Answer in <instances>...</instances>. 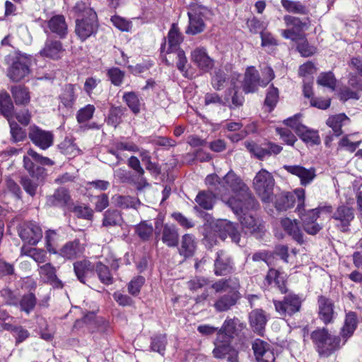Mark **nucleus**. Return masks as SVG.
<instances>
[{
  "label": "nucleus",
  "mask_w": 362,
  "mask_h": 362,
  "mask_svg": "<svg viewBox=\"0 0 362 362\" xmlns=\"http://www.w3.org/2000/svg\"><path fill=\"white\" fill-rule=\"evenodd\" d=\"M221 187L226 190L233 191L240 197H232L226 202L235 214L242 212L244 209L256 208V200L250 192L249 188L233 171L230 170L223 177Z\"/></svg>",
  "instance_id": "f257e3e1"
},
{
  "label": "nucleus",
  "mask_w": 362,
  "mask_h": 362,
  "mask_svg": "<svg viewBox=\"0 0 362 362\" xmlns=\"http://www.w3.org/2000/svg\"><path fill=\"white\" fill-rule=\"evenodd\" d=\"M240 287L239 280L235 277L222 279L211 285L216 293L227 292L214 302V307L217 312L228 311L237 303L241 297Z\"/></svg>",
  "instance_id": "f03ea898"
},
{
  "label": "nucleus",
  "mask_w": 362,
  "mask_h": 362,
  "mask_svg": "<svg viewBox=\"0 0 362 362\" xmlns=\"http://www.w3.org/2000/svg\"><path fill=\"white\" fill-rule=\"evenodd\" d=\"M310 338L318 354L324 357L331 356L343 345L339 336L332 334L324 327L314 330Z\"/></svg>",
  "instance_id": "7ed1b4c3"
},
{
  "label": "nucleus",
  "mask_w": 362,
  "mask_h": 362,
  "mask_svg": "<svg viewBox=\"0 0 362 362\" xmlns=\"http://www.w3.org/2000/svg\"><path fill=\"white\" fill-rule=\"evenodd\" d=\"M253 185L263 202L269 203L272 201L274 179L270 173L264 169L259 170L254 177Z\"/></svg>",
  "instance_id": "20e7f679"
},
{
  "label": "nucleus",
  "mask_w": 362,
  "mask_h": 362,
  "mask_svg": "<svg viewBox=\"0 0 362 362\" xmlns=\"http://www.w3.org/2000/svg\"><path fill=\"white\" fill-rule=\"evenodd\" d=\"M31 64L30 57L18 54L12 59L7 68L6 76L13 82H20L30 74Z\"/></svg>",
  "instance_id": "39448f33"
},
{
  "label": "nucleus",
  "mask_w": 362,
  "mask_h": 362,
  "mask_svg": "<svg viewBox=\"0 0 362 362\" xmlns=\"http://www.w3.org/2000/svg\"><path fill=\"white\" fill-rule=\"evenodd\" d=\"M305 192L303 188L296 189L292 192L282 193L276 197L275 207L279 211H286L294 206L296 203V211L305 206Z\"/></svg>",
  "instance_id": "423d86ee"
},
{
  "label": "nucleus",
  "mask_w": 362,
  "mask_h": 362,
  "mask_svg": "<svg viewBox=\"0 0 362 362\" xmlns=\"http://www.w3.org/2000/svg\"><path fill=\"white\" fill-rule=\"evenodd\" d=\"M42 165H52L54 162L47 157H44L33 149H29L26 155L23 156V165L25 170L33 177L39 178L43 173L45 169Z\"/></svg>",
  "instance_id": "0eeeda50"
},
{
  "label": "nucleus",
  "mask_w": 362,
  "mask_h": 362,
  "mask_svg": "<svg viewBox=\"0 0 362 362\" xmlns=\"http://www.w3.org/2000/svg\"><path fill=\"white\" fill-rule=\"evenodd\" d=\"M285 124L293 129L300 139L310 146L318 145L321 142L317 130L310 129L302 124L297 116L284 120Z\"/></svg>",
  "instance_id": "6e6552de"
},
{
  "label": "nucleus",
  "mask_w": 362,
  "mask_h": 362,
  "mask_svg": "<svg viewBox=\"0 0 362 362\" xmlns=\"http://www.w3.org/2000/svg\"><path fill=\"white\" fill-rule=\"evenodd\" d=\"M226 338V335L218 334L213 350L214 356L218 359H226L227 362H238V351L231 346V341Z\"/></svg>",
  "instance_id": "1a4fd4ad"
},
{
  "label": "nucleus",
  "mask_w": 362,
  "mask_h": 362,
  "mask_svg": "<svg viewBox=\"0 0 362 362\" xmlns=\"http://www.w3.org/2000/svg\"><path fill=\"white\" fill-rule=\"evenodd\" d=\"M88 12H89L88 18H76V21L75 31L82 41L94 34L98 28L96 13L90 10Z\"/></svg>",
  "instance_id": "9d476101"
},
{
  "label": "nucleus",
  "mask_w": 362,
  "mask_h": 362,
  "mask_svg": "<svg viewBox=\"0 0 362 362\" xmlns=\"http://www.w3.org/2000/svg\"><path fill=\"white\" fill-rule=\"evenodd\" d=\"M301 303V299L296 294H288L283 300H274L276 311L282 316H291L298 312Z\"/></svg>",
  "instance_id": "9b49d317"
},
{
  "label": "nucleus",
  "mask_w": 362,
  "mask_h": 362,
  "mask_svg": "<svg viewBox=\"0 0 362 362\" xmlns=\"http://www.w3.org/2000/svg\"><path fill=\"white\" fill-rule=\"evenodd\" d=\"M302 221L304 230L309 235H316L321 229L322 226L317 223L319 217L320 209L316 208L305 211L304 207L298 212Z\"/></svg>",
  "instance_id": "f8f14e48"
},
{
  "label": "nucleus",
  "mask_w": 362,
  "mask_h": 362,
  "mask_svg": "<svg viewBox=\"0 0 362 362\" xmlns=\"http://www.w3.org/2000/svg\"><path fill=\"white\" fill-rule=\"evenodd\" d=\"M28 137L35 146L42 150H46L53 145V134L36 126L30 127Z\"/></svg>",
  "instance_id": "ddd939ff"
},
{
  "label": "nucleus",
  "mask_w": 362,
  "mask_h": 362,
  "mask_svg": "<svg viewBox=\"0 0 362 362\" xmlns=\"http://www.w3.org/2000/svg\"><path fill=\"white\" fill-rule=\"evenodd\" d=\"M21 238L25 243L36 245L42 237L41 228L35 222H25L22 223L18 229Z\"/></svg>",
  "instance_id": "4468645a"
},
{
  "label": "nucleus",
  "mask_w": 362,
  "mask_h": 362,
  "mask_svg": "<svg viewBox=\"0 0 362 362\" xmlns=\"http://www.w3.org/2000/svg\"><path fill=\"white\" fill-rule=\"evenodd\" d=\"M214 235L218 236L221 240H224L229 235L235 243H240V234L235 225L226 220L218 221L214 226Z\"/></svg>",
  "instance_id": "2eb2a0df"
},
{
  "label": "nucleus",
  "mask_w": 362,
  "mask_h": 362,
  "mask_svg": "<svg viewBox=\"0 0 362 362\" xmlns=\"http://www.w3.org/2000/svg\"><path fill=\"white\" fill-rule=\"evenodd\" d=\"M283 168L288 173L298 177L300 179V185L303 186L310 184L316 177L314 168H305L299 165H285Z\"/></svg>",
  "instance_id": "dca6fc26"
},
{
  "label": "nucleus",
  "mask_w": 362,
  "mask_h": 362,
  "mask_svg": "<svg viewBox=\"0 0 362 362\" xmlns=\"http://www.w3.org/2000/svg\"><path fill=\"white\" fill-rule=\"evenodd\" d=\"M191 61L203 72H209L214 67V60L204 47H196L191 52Z\"/></svg>",
  "instance_id": "f3484780"
},
{
  "label": "nucleus",
  "mask_w": 362,
  "mask_h": 362,
  "mask_svg": "<svg viewBox=\"0 0 362 362\" xmlns=\"http://www.w3.org/2000/svg\"><path fill=\"white\" fill-rule=\"evenodd\" d=\"M252 349L258 362H274V352L267 341L256 339L252 343Z\"/></svg>",
  "instance_id": "a211bd4d"
},
{
  "label": "nucleus",
  "mask_w": 362,
  "mask_h": 362,
  "mask_svg": "<svg viewBox=\"0 0 362 362\" xmlns=\"http://www.w3.org/2000/svg\"><path fill=\"white\" fill-rule=\"evenodd\" d=\"M318 316L326 325L332 323L334 317L333 302L323 296H318Z\"/></svg>",
  "instance_id": "6ab92c4d"
},
{
  "label": "nucleus",
  "mask_w": 362,
  "mask_h": 362,
  "mask_svg": "<svg viewBox=\"0 0 362 362\" xmlns=\"http://www.w3.org/2000/svg\"><path fill=\"white\" fill-rule=\"evenodd\" d=\"M245 325L236 317L226 319L218 334H222L227 337V339L231 341L235 337H239Z\"/></svg>",
  "instance_id": "aec40b11"
},
{
  "label": "nucleus",
  "mask_w": 362,
  "mask_h": 362,
  "mask_svg": "<svg viewBox=\"0 0 362 362\" xmlns=\"http://www.w3.org/2000/svg\"><path fill=\"white\" fill-rule=\"evenodd\" d=\"M74 272L77 279L83 284H88L89 279L94 276L95 265L88 260L77 261L74 264Z\"/></svg>",
  "instance_id": "412c9836"
},
{
  "label": "nucleus",
  "mask_w": 362,
  "mask_h": 362,
  "mask_svg": "<svg viewBox=\"0 0 362 362\" xmlns=\"http://www.w3.org/2000/svg\"><path fill=\"white\" fill-rule=\"evenodd\" d=\"M261 86V79L255 67H248L245 74L243 89L245 93H254Z\"/></svg>",
  "instance_id": "4be33fe9"
},
{
  "label": "nucleus",
  "mask_w": 362,
  "mask_h": 362,
  "mask_svg": "<svg viewBox=\"0 0 362 362\" xmlns=\"http://www.w3.org/2000/svg\"><path fill=\"white\" fill-rule=\"evenodd\" d=\"M233 271V263L228 255L223 250L217 252L214 262V273L217 276L226 275Z\"/></svg>",
  "instance_id": "5701e85b"
},
{
  "label": "nucleus",
  "mask_w": 362,
  "mask_h": 362,
  "mask_svg": "<svg viewBox=\"0 0 362 362\" xmlns=\"http://www.w3.org/2000/svg\"><path fill=\"white\" fill-rule=\"evenodd\" d=\"M333 218L339 222L337 226L341 230L345 232L354 218L353 209L349 206H340L334 213Z\"/></svg>",
  "instance_id": "b1692460"
},
{
  "label": "nucleus",
  "mask_w": 362,
  "mask_h": 362,
  "mask_svg": "<svg viewBox=\"0 0 362 362\" xmlns=\"http://www.w3.org/2000/svg\"><path fill=\"white\" fill-rule=\"evenodd\" d=\"M39 274L44 282L49 283L53 286L62 288V281L56 275V269L50 263H46L39 267Z\"/></svg>",
  "instance_id": "393cba45"
},
{
  "label": "nucleus",
  "mask_w": 362,
  "mask_h": 362,
  "mask_svg": "<svg viewBox=\"0 0 362 362\" xmlns=\"http://www.w3.org/2000/svg\"><path fill=\"white\" fill-rule=\"evenodd\" d=\"M250 324L253 331L259 335H262L267 318L262 310H254L250 313Z\"/></svg>",
  "instance_id": "a878e982"
},
{
  "label": "nucleus",
  "mask_w": 362,
  "mask_h": 362,
  "mask_svg": "<svg viewBox=\"0 0 362 362\" xmlns=\"http://www.w3.org/2000/svg\"><path fill=\"white\" fill-rule=\"evenodd\" d=\"M47 27L50 32L63 38L67 33V24L65 18L62 15H55L47 22Z\"/></svg>",
  "instance_id": "bb28decb"
},
{
  "label": "nucleus",
  "mask_w": 362,
  "mask_h": 362,
  "mask_svg": "<svg viewBox=\"0 0 362 362\" xmlns=\"http://www.w3.org/2000/svg\"><path fill=\"white\" fill-rule=\"evenodd\" d=\"M183 37L176 24L173 23L168 35V48L166 52L171 54L174 51L180 50V45L182 42Z\"/></svg>",
  "instance_id": "cd10ccee"
},
{
  "label": "nucleus",
  "mask_w": 362,
  "mask_h": 362,
  "mask_svg": "<svg viewBox=\"0 0 362 362\" xmlns=\"http://www.w3.org/2000/svg\"><path fill=\"white\" fill-rule=\"evenodd\" d=\"M83 248L79 240H74L66 243L59 250V254L64 258L72 259L77 258L83 253Z\"/></svg>",
  "instance_id": "c85d7f7f"
},
{
  "label": "nucleus",
  "mask_w": 362,
  "mask_h": 362,
  "mask_svg": "<svg viewBox=\"0 0 362 362\" xmlns=\"http://www.w3.org/2000/svg\"><path fill=\"white\" fill-rule=\"evenodd\" d=\"M60 104L59 108L71 109L75 103L76 95V86L72 84H67L64 86L62 93L59 96Z\"/></svg>",
  "instance_id": "c756f323"
},
{
  "label": "nucleus",
  "mask_w": 362,
  "mask_h": 362,
  "mask_svg": "<svg viewBox=\"0 0 362 362\" xmlns=\"http://www.w3.org/2000/svg\"><path fill=\"white\" fill-rule=\"evenodd\" d=\"M281 223L284 230L296 242L300 244L303 243V233L298 226L297 220L284 218L281 219Z\"/></svg>",
  "instance_id": "7c9ffc66"
},
{
  "label": "nucleus",
  "mask_w": 362,
  "mask_h": 362,
  "mask_svg": "<svg viewBox=\"0 0 362 362\" xmlns=\"http://www.w3.org/2000/svg\"><path fill=\"white\" fill-rule=\"evenodd\" d=\"M197 242L192 234H185L182 237L180 245L178 249L181 256L185 257H192L197 249Z\"/></svg>",
  "instance_id": "2f4dec72"
},
{
  "label": "nucleus",
  "mask_w": 362,
  "mask_h": 362,
  "mask_svg": "<svg viewBox=\"0 0 362 362\" xmlns=\"http://www.w3.org/2000/svg\"><path fill=\"white\" fill-rule=\"evenodd\" d=\"M62 45L57 40H47L45 47L40 50L41 56L57 59L60 57V54L63 52Z\"/></svg>",
  "instance_id": "473e14b6"
},
{
  "label": "nucleus",
  "mask_w": 362,
  "mask_h": 362,
  "mask_svg": "<svg viewBox=\"0 0 362 362\" xmlns=\"http://www.w3.org/2000/svg\"><path fill=\"white\" fill-rule=\"evenodd\" d=\"M124 151L137 152L139 151V148L132 142L117 141L110 148L109 152L116 156L117 163H119L120 160H123V157L124 156L123 152Z\"/></svg>",
  "instance_id": "72a5a7b5"
},
{
  "label": "nucleus",
  "mask_w": 362,
  "mask_h": 362,
  "mask_svg": "<svg viewBox=\"0 0 362 362\" xmlns=\"http://www.w3.org/2000/svg\"><path fill=\"white\" fill-rule=\"evenodd\" d=\"M70 200L69 192L63 188L57 189L52 195L47 197V204L50 206H64Z\"/></svg>",
  "instance_id": "f704fd0d"
},
{
  "label": "nucleus",
  "mask_w": 362,
  "mask_h": 362,
  "mask_svg": "<svg viewBox=\"0 0 362 362\" xmlns=\"http://www.w3.org/2000/svg\"><path fill=\"white\" fill-rule=\"evenodd\" d=\"M112 202L115 206L123 209L129 208L136 209L141 204L139 199L129 195L115 194L112 197Z\"/></svg>",
  "instance_id": "c9c22d12"
},
{
  "label": "nucleus",
  "mask_w": 362,
  "mask_h": 362,
  "mask_svg": "<svg viewBox=\"0 0 362 362\" xmlns=\"http://www.w3.org/2000/svg\"><path fill=\"white\" fill-rule=\"evenodd\" d=\"M358 320L356 314L354 312H349L346 314L344 325L341 330V335L344 339L342 344H344L347 339L349 338L356 329Z\"/></svg>",
  "instance_id": "e433bc0d"
},
{
  "label": "nucleus",
  "mask_w": 362,
  "mask_h": 362,
  "mask_svg": "<svg viewBox=\"0 0 362 362\" xmlns=\"http://www.w3.org/2000/svg\"><path fill=\"white\" fill-rule=\"evenodd\" d=\"M326 123L336 136H339L342 134L341 127L349 123V118L345 114H338L329 117Z\"/></svg>",
  "instance_id": "4c0bfd02"
},
{
  "label": "nucleus",
  "mask_w": 362,
  "mask_h": 362,
  "mask_svg": "<svg viewBox=\"0 0 362 362\" xmlns=\"http://www.w3.org/2000/svg\"><path fill=\"white\" fill-rule=\"evenodd\" d=\"M178 232L173 225H165L162 232V241L168 247H175L178 244Z\"/></svg>",
  "instance_id": "58836bf2"
},
{
  "label": "nucleus",
  "mask_w": 362,
  "mask_h": 362,
  "mask_svg": "<svg viewBox=\"0 0 362 362\" xmlns=\"http://www.w3.org/2000/svg\"><path fill=\"white\" fill-rule=\"evenodd\" d=\"M11 92L16 105H27L30 100L28 89L23 86H13Z\"/></svg>",
  "instance_id": "ea45409f"
},
{
  "label": "nucleus",
  "mask_w": 362,
  "mask_h": 362,
  "mask_svg": "<svg viewBox=\"0 0 362 362\" xmlns=\"http://www.w3.org/2000/svg\"><path fill=\"white\" fill-rule=\"evenodd\" d=\"M189 17V25L186 30L187 34L196 35L204 31L205 24L202 18L197 14H192L191 12L187 13Z\"/></svg>",
  "instance_id": "a19ab883"
},
{
  "label": "nucleus",
  "mask_w": 362,
  "mask_h": 362,
  "mask_svg": "<svg viewBox=\"0 0 362 362\" xmlns=\"http://www.w3.org/2000/svg\"><path fill=\"white\" fill-rule=\"evenodd\" d=\"M122 223L121 213L116 209H108L103 214V226L111 227L119 226Z\"/></svg>",
  "instance_id": "79ce46f5"
},
{
  "label": "nucleus",
  "mask_w": 362,
  "mask_h": 362,
  "mask_svg": "<svg viewBox=\"0 0 362 362\" xmlns=\"http://www.w3.org/2000/svg\"><path fill=\"white\" fill-rule=\"evenodd\" d=\"M13 104L10 95L6 92L0 93V112L8 119L12 117L13 112Z\"/></svg>",
  "instance_id": "37998d69"
},
{
  "label": "nucleus",
  "mask_w": 362,
  "mask_h": 362,
  "mask_svg": "<svg viewBox=\"0 0 362 362\" xmlns=\"http://www.w3.org/2000/svg\"><path fill=\"white\" fill-rule=\"evenodd\" d=\"M284 8L289 13L304 15L308 13V9L305 5L298 1L281 0Z\"/></svg>",
  "instance_id": "c03bdc74"
},
{
  "label": "nucleus",
  "mask_w": 362,
  "mask_h": 362,
  "mask_svg": "<svg viewBox=\"0 0 362 362\" xmlns=\"http://www.w3.org/2000/svg\"><path fill=\"white\" fill-rule=\"evenodd\" d=\"M195 201L201 207L209 210L213 207L215 195L211 192L203 191L197 194Z\"/></svg>",
  "instance_id": "a18cd8bd"
},
{
  "label": "nucleus",
  "mask_w": 362,
  "mask_h": 362,
  "mask_svg": "<svg viewBox=\"0 0 362 362\" xmlns=\"http://www.w3.org/2000/svg\"><path fill=\"white\" fill-rule=\"evenodd\" d=\"M95 269L100 281L103 284L106 285H110L112 284V276L110 272L109 268L106 265L99 262L95 266Z\"/></svg>",
  "instance_id": "49530a36"
},
{
  "label": "nucleus",
  "mask_w": 362,
  "mask_h": 362,
  "mask_svg": "<svg viewBox=\"0 0 362 362\" xmlns=\"http://www.w3.org/2000/svg\"><path fill=\"white\" fill-rule=\"evenodd\" d=\"M59 148L62 153L69 157H74L80 153V149L71 139H65L59 144Z\"/></svg>",
  "instance_id": "de8ad7c7"
},
{
  "label": "nucleus",
  "mask_w": 362,
  "mask_h": 362,
  "mask_svg": "<svg viewBox=\"0 0 362 362\" xmlns=\"http://www.w3.org/2000/svg\"><path fill=\"white\" fill-rule=\"evenodd\" d=\"M248 210L249 209H244L242 212L239 211L238 214H240L242 213L243 214V216H241L240 218V223L242 226L247 230L248 232L252 233L257 231V230L259 228V226L257 225V221L252 216L244 213Z\"/></svg>",
  "instance_id": "09e8293b"
},
{
  "label": "nucleus",
  "mask_w": 362,
  "mask_h": 362,
  "mask_svg": "<svg viewBox=\"0 0 362 362\" xmlns=\"http://www.w3.org/2000/svg\"><path fill=\"white\" fill-rule=\"evenodd\" d=\"M245 146L249 151L250 153H252L257 158L262 160L266 157H268V152L267 151V148L262 147L261 146L257 145L254 142L245 141Z\"/></svg>",
  "instance_id": "8fccbe9b"
},
{
  "label": "nucleus",
  "mask_w": 362,
  "mask_h": 362,
  "mask_svg": "<svg viewBox=\"0 0 362 362\" xmlns=\"http://www.w3.org/2000/svg\"><path fill=\"white\" fill-rule=\"evenodd\" d=\"M123 100L134 113L137 114L140 112V101L135 93H124Z\"/></svg>",
  "instance_id": "3c124183"
},
{
  "label": "nucleus",
  "mask_w": 362,
  "mask_h": 362,
  "mask_svg": "<svg viewBox=\"0 0 362 362\" xmlns=\"http://www.w3.org/2000/svg\"><path fill=\"white\" fill-rule=\"evenodd\" d=\"M21 253L23 255L31 257L37 263H43L46 262L47 255L45 250L37 248H31L25 250L24 247L21 249Z\"/></svg>",
  "instance_id": "603ef678"
},
{
  "label": "nucleus",
  "mask_w": 362,
  "mask_h": 362,
  "mask_svg": "<svg viewBox=\"0 0 362 362\" xmlns=\"http://www.w3.org/2000/svg\"><path fill=\"white\" fill-rule=\"evenodd\" d=\"M19 305L21 310L28 314L36 305V298L33 293L25 294L21 298Z\"/></svg>",
  "instance_id": "864d4df0"
},
{
  "label": "nucleus",
  "mask_w": 362,
  "mask_h": 362,
  "mask_svg": "<svg viewBox=\"0 0 362 362\" xmlns=\"http://www.w3.org/2000/svg\"><path fill=\"white\" fill-rule=\"evenodd\" d=\"M128 165L138 174L140 179V184L143 187L148 185L146 179L143 177L144 170L141 168L139 160L135 156H131L129 158Z\"/></svg>",
  "instance_id": "5fc2aeb1"
},
{
  "label": "nucleus",
  "mask_w": 362,
  "mask_h": 362,
  "mask_svg": "<svg viewBox=\"0 0 362 362\" xmlns=\"http://www.w3.org/2000/svg\"><path fill=\"white\" fill-rule=\"evenodd\" d=\"M317 83L320 86L334 90L336 79L332 72L322 73L318 76Z\"/></svg>",
  "instance_id": "6e6d98bb"
},
{
  "label": "nucleus",
  "mask_w": 362,
  "mask_h": 362,
  "mask_svg": "<svg viewBox=\"0 0 362 362\" xmlns=\"http://www.w3.org/2000/svg\"><path fill=\"white\" fill-rule=\"evenodd\" d=\"M95 107L93 105H87L84 107L80 109L76 115L77 121L82 123L90 119L95 112Z\"/></svg>",
  "instance_id": "4d7b16f0"
},
{
  "label": "nucleus",
  "mask_w": 362,
  "mask_h": 362,
  "mask_svg": "<svg viewBox=\"0 0 362 362\" xmlns=\"http://www.w3.org/2000/svg\"><path fill=\"white\" fill-rule=\"evenodd\" d=\"M276 132L280 136L281 139L288 145L293 146L297 141L296 136L287 128L277 127Z\"/></svg>",
  "instance_id": "13d9d810"
},
{
  "label": "nucleus",
  "mask_w": 362,
  "mask_h": 362,
  "mask_svg": "<svg viewBox=\"0 0 362 362\" xmlns=\"http://www.w3.org/2000/svg\"><path fill=\"white\" fill-rule=\"evenodd\" d=\"M279 100V90L273 86L269 88L266 95L264 103L272 110L276 105Z\"/></svg>",
  "instance_id": "bf43d9fd"
},
{
  "label": "nucleus",
  "mask_w": 362,
  "mask_h": 362,
  "mask_svg": "<svg viewBox=\"0 0 362 362\" xmlns=\"http://www.w3.org/2000/svg\"><path fill=\"white\" fill-rule=\"evenodd\" d=\"M144 282L145 279L141 276L134 278L128 284L129 293L133 296L138 295Z\"/></svg>",
  "instance_id": "052dcab7"
},
{
  "label": "nucleus",
  "mask_w": 362,
  "mask_h": 362,
  "mask_svg": "<svg viewBox=\"0 0 362 362\" xmlns=\"http://www.w3.org/2000/svg\"><path fill=\"white\" fill-rule=\"evenodd\" d=\"M8 122L10 124L11 134L13 140L15 142L23 141L26 136L25 132L21 127H20L18 124H16V122H11L10 120Z\"/></svg>",
  "instance_id": "680f3d73"
},
{
  "label": "nucleus",
  "mask_w": 362,
  "mask_h": 362,
  "mask_svg": "<svg viewBox=\"0 0 362 362\" xmlns=\"http://www.w3.org/2000/svg\"><path fill=\"white\" fill-rule=\"evenodd\" d=\"M166 337L164 335L156 336L152 339L151 349L153 351H157L160 354H163L165 349Z\"/></svg>",
  "instance_id": "e2e57ef3"
},
{
  "label": "nucleus",
  "mask_w": 362,
  "mask_h": 362,
  "mask_svg": "<svg viewBox=\"0 0 362 362\" xmlns=\"http://www.w3.org/2000/svg\"><path fill=\"white\" fill-rule=\"evenodd\" d=\"M107 75L115 86H120L124 77V73L119 68H112L108 70Z\"/></svg>",
  "instance_id": "0e129e2a"
},
{
  "label": "nucleus",
  "mask_w": 362,
  "mask_h": 362,
  "mask_svg": "<svg viewBox=\"0 0 362 362\" xmlns=\"http://www.w3.org/2000/svg\"><path fill=\"white\" fill-rule=\"evenodd\" d=\"M136 232L141 239L147 240L152 235L153 227L146 222H141L136 226Z\"/></svg>",
  "instance_id": "69168bd1"
},
{
  "label": "nucleus",
  "mask_w": 362,
  "mask_h": 362,
  "mask_svg": "<svg viewBox=\"0 0 362 362\" xmlns=\"http://www.w3.org/2000/svg\"><path fill=\"white\" fill-rule=\"evenodd\" d=\"M45 239H46V247H47V250L49 252H52L54 254L57 253V251L56 250V249L54 247V243L58 239L57 233L52 230H47L46 233Z\"/></svg>",
  "instance_id": "338daca9"
},
{
  "label": "nucleus",
  "mask_w": 362,
  "mask_h": 362,
  "mask_svg": "<svg viewBox=\"0 0 362 362\" xmlns=\"http://www.w3.org/2000/svg\"><path fill=\"white\" fill-rule=\"evenodd\" d=\"M226 74L223 71L218 70L211 79V85L216 90H221L226 82Z\"/></svg>",
  "instance_id": "774afa93"
}]
</instances>
